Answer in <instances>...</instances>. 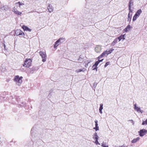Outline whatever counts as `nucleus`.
Returning <instances> with one entry per match:
<instances>
[{"label": "nucleus", "mask_w": 147, "mask_h": 147, "mask_svg": "<svg viewBox=\"0 0 147 147\" xmlns=\"http://www.w3.org/2000/svg\"><path fill=\"white\" fill-rule=\"evenodd\" d=\"M22 78L23 77L22 76L19 77V76H15L14 79V81L17 85L20 86L22 82Z\"/></svg>", "instance_id": "1"}, {"label": "nucleus", "mask_w": 147, "mask_h": 147, "mask_svg": "<svg viewBox=\"0 0 147 147\" xmlns=\"http://www.w3.org/2000/svg\"><path fill=\"white\" fill-rule=\"evenodd\" d=\"M32 61L30 59H26L23 66L26 67H29L30 66Z\"/></svg>", "instance_id": "2"}, {"label": "nucleus", "mask_w": 147, "mask_h": 147, "mask_svg": "<svg viewBox=\"0 0 147 147\" xmlns=\"http://www.w3.org/2000/svg\"><path fill=\"white\" fill-rule=\"evenodd\" d=\"M39 55L42 57V61L43 62H45L46 61L47 55L45 52H43L42 51H40Z\"/></svg>", "instance_id": "3"}, {"label": "nucleus", "mask_w": 147, "mask_h": 147, "mask_svg": "<svg viewBox=\"0 0 147 147\" xmlns=\"http://www.w3.org/2000/svg\"><path fill=\"white\" fill-rule=\"evenodd\" d=\"M65 40V38H60L59 40H57L54 45V48H56L59 45L61 42H63Z\"/></svg>", "instance_id": "4"}, {"label": "nucleus", "mask_w": 147, "mask_h": 147, "mask_svg": "<svg viewBox=\"0 0 147 147\" xmlns=\"http://www.w3.org/2000/svg\"><path fill=\"white\" fill-rule=\"evenodd\" d=\"M147 132V130L145 129H143L140 130L139 133V135L140 136H144Z\"/></svg>", "instance_id": "5"}, {"label": "nucleus", "mask_w": 147, "mask_h": 147, "mask_svg": "<svg viewBox=\"0 0 147 147\" xmlns=\"http://www.w3.org/2000/svg\"><path fill=\"white\" fill-rule=\"evenodd\" d=\"M102 49L101 46L99 45H96L94 48L95 51L97 53H100Z\"/></svg>", "instance_id": "6"}, {"label": "nucleus", "mask_w": 147, "mask_h": 147, "mask_svg": "<svg viewBox=\"0 0 147 147\" xmlns=\"http://www.w3.org/2000/svg\"><path fill=\"white\" fill-rule=\"evenodd\" d=\"M134 110L138 112H140L142 113L143 112V111L141 110L140 108L139 107L137 106L136 104H135L134 105Z\"/></svg>", "instance_id": "7"}, {"label": "nucleus", "mask_w": 147, "mask_h": 147, "mask_svg": "<svg viewBox=\"0 0 147 147\" xmlns=\"http://www.w3.org/2000/svg\"><path fill=\"white\" fill-rule=\"evenodd\" d=\"M12 11L18 15H20L22 14V13L17 10L15 7L13 8Z\"/></svg>", "instance_id": "8"}, {"label": "nucleus", "mask_w": 147, "mask_h": 147, "mask_svg": "<svg viewBox=\"0 0 147 147\" xmlns=\"http://www.w3.org/2000/svg\"><path fill=\"white\" fill-rule=\"evenodd\" d=\"M0 8L2 10L6 11L8 9V7L7 5H3L1 6Z\"/></svg>", "instance_id": "9"}, {"label": "nucleus", "mask_w": 147, "mask_h": 147, "mask_svg": "<svg viewBox=\"0 0 147 147\" xmlns=\"http://www.w3.org/2000/svg\"><path fill=\"white\" fill-rule=\"evenodd\" d=\"M98 121L97 120H96L95 121V127H94L93 129H95V131H96L98 130H99V127L98 126Z\"/></svg>", "instance_id": "10"}, {"label": "nucleus", "mask_w": 147, "mask_h": 147, "mask_svg": "<svg viewBox=\"0 0 147 147\" xmlns=\"http://www.w3.org/2000/svg\"><path fill=\"white\" fill-rule=\"evenodd\" d=\"M22 28L24 29V30L27 31L28 32H31L32 30L31 29L25 26L24 25L22 26Z\"/></svg>", "instance_id": "11"}, {"label": "nucleus", "mask_w": 147, "mask_h": 147, "mask_svg": "<svg viewBox=\"0 0 147 147\" xmlns=\"http://www.w3.org/2000/svg\"><path fill=\"white\" fill-rule=\"evenodd\" d=\"M107 53V52H106V51L104 52L100 56L98 57V59H100L102 57L104 56H107L108 55Z\"/></svg>", "instance_id": "12"}, {"label": "nucleus", "mask_w": 147, "mask_h": 147, "mask_svg": "<svg viewBox=\"0 0 147 147\" xmlns=\"http://www.w3.org/2000/svg\"><path fill=\"white\" fill-rule=\"evenodd\" d=\"M140 139L139 137H137L136 138L134 139L133 140L131 141V142L132 143H136Z\"/></svg>", "instance_id": "13"}, {"label": "nucleus", "mask_w": 147, "mask_h": 147, "mask_svg": "<svg viewBox=\"0 0 147 147\" xmlns=\"http://www.w3.org/2000/svg\"><path fill=\"white\" fill-rule=\"evenodd\" d=\"M117 39L118 40V41H119L123 39L124 40L125 38H124V35H121L119 37L117 38Z\"/></svg>", "instance_id": "14"}, {"label": "nucleus", "mask_w": 147, "mask_h": 147, "mask_svg": "<svg viewBox=\"0 0 147 147\" xmlns=\"http://www.w3.org/2000/svg\"><path fill=\"white\" fill-rule=\"evenodd\" d=\"M118 40L117 38H115L113 42L112 43L111 45L113 46H114L115 44L117 42Z\"/></svg>", "instance_id": "15"}, {"label": "nucleus", "mask_w": 147, "mask_h": 147, "mask_svg": "<svg viewBox=\"0 0 147 147\" xmlns=\"http://www.w3.org/2000/svg\"><path fill=\"white\" fill-rule=\"evenodd\" d=\"M132 17V14L129 13L128 14V17L127 19V21L128 22H130L131 20Z\"/></svg>", "instance_id": "16"}, {"label": "nucleus", "mask_w": 147, "mask_h": 147, "mask_svg": "<svg viewBox=\"0 0 147 147\" xmlns=\"http://www.w3.org/2000/svg\"><path fill=\"white\" fill-rule=\"evenodd\" d=\"M19 32V33L18 34V33L17 34V35H21L22 36H24V34L22 31L19 30H17V31H16V34H17L16 32Z\"/></svg>", "instance_id": "17"}, {"label": "nucleus", "mask_w": 147, "mask_h": 147, "mask_svg": "<svg viewBox=\"0 0 147 147\" xmlns=\"http://www.w3.org/2000/svg\"><path fill=\"white\" fill-rule=\"evenodd\" d=\"M48 9L49 10V11L50 12H51L53 11V9L52 7V6L50 5H49L48 7Z\"/></svg>", "instance_id": "18"}, {"label": "nucleus", "mask_w": 147, "mask_h": 147, "mask_svg": "<svg viewBox=\"0 0 147 147\" xmlns=\"http://www.w3.org/2000/svg\"><path fill=\"white\" fill-rule=\"evenodd\" d=\"M86 70V69L84 68L81 69H77L75 71V72L76 73H78L82 71L84 72V71Z\"/></svg>", "instance_id": "19"}, {"label": "nucleus", "mask_w": 147, "mask_h": 147, "mask_svg": "<svg viewBox=\"0 0 147 147\" xmlns=\"http://www.w3.org/2000/svg\"><path fill=\"white\" fill-rule=\"evenodd\" d=\"M142 12V11L141 9H139V10H138L136 12V13L135 14V15H136L138 16V17H139L141 13Z\"/></svg>", "instance_id": "20"}, {"label": "nucleus", "mask_w": 147, "mask_h": 147, "mask_svg": "<svg viewBox=\"0 0 147 147\" xmlns=\"http://www.w3.org/2000/svg\"><path fill=\"white\" fill-rule=\"evenodd\" d=\"M100 62H99V61H98V60L95 62L94 64L93 65V67L94 66H96V67H95V68H94L93 69V70H94V69H96V70H97V66L98 65V64Z\"/></svg>", "instance_id": "21"}, {"label": "nucleus", "mask_w": 147, "mask_h": 147, "mask_svg": "<svg viewBox=\"0 0 147 147\" xmlns=\"http://www.w3.org/2000/svg\"><path fill=\"white\" fill-rule=\"evenodd\" d=\"M103 105L102 104H100V108L99 109V111L100 113L101 114L102 113V110L103 109Z\"/></svg>", "instance_id": "22"}, {"label": "nucleus", "mask_w": 147, "mask_h": 147, "mask_svg": "<svg viewBox=\"0 0 147 147\" xmlns=\"http://www.w3.org/2000/svg\"><path fill=\"white\" fill-rule=\"evenodd\" d=\"M133 0H130L129 3V7L131 8V6L133 5Z\"/></svg>", "instance_id": "23"}, {"label": "nucleus", "mask_w": 147, "mask_h": 147, "mask_svg": "<svg viewBox=\"0 0 147 147\" xmlns=\"http://www.w3.org/2000/svg\"><path fill=\"white\" fill-rule=\"evenodd\" d=\"M130 28V26L129 25H128L127 26V27L125 28V29H124V30L125 32H127L128 31V30H129V29Z\"/></svg>", "instance_id": "24"}, {"label": "nucleus", "mask_w": 147, "mask_h": 147, "mask_svg": "<svg viewBox=\"0 0 147 147\" xmlns=\"http://www.w3.org/2000/svg\"><path fill=\"white\" fill-rule=\"evenodd\" d=\"M16 4H18L19 5V7L20 8L21 7V5H24V4L22 3H21L20 2H18L17 3H16Z\"/></svg>", "instance_id": "25"}, {"label": "nucleus", "mask_w": 147, "mask_h": 147, "mask_svg": "<svg viewBox=\"0 0 147 147\" xmlns=\"http://www.w3.org/2000/svg\"><path fill=\"white\" fill-rule=\"evenodd\" d=\"M138 17V15H137V14L136 15L135 14L133 18V21H135L136 20V19Z\"/></svg>", "instance_id": "26"}, {"label": "nucleus", "mask_w": 147, "mask_h": 147, "mask_svg": "<svg viewBox=\"0 0 147 147\" xmlns=\"http://www.w3.org/2000/svg\"><path fill=\"white\" fill-rule=\"evenodd\" d=\"M31 134L32 136V137H34L35 136H34V128H32L31 131Z\"/></svg>", "instance_id": "27"}, {"label": "nucleus", "mask_w": 147, "mask_h": 147, "mask_svg": "<svg viewBox=\"0 0 147 147\" xmlns=\"http://www.w3.org/2000/svg\"><path fill=\"white\" fill-rule=\"evenodd\" d=\"M96 137L97 138H98V136L97 135V133L96 132L94 133V136L93 137V138L95 140V138Z\"/></svg>", "instance_id": "28"}, {"label": "nucleus", "mask_w": 147, "mask_h": 147, "mask_svg": "<svg viewBox=\"0 0 147 147\" xmlns=\"http://www.w3.org/2000/svg\"><path fill=\"white\" fill-rule=\"evenodd\" d=\"M98 138H97L96 137L95 138V140H96V141H95V143L96 144H99L100 145V144L98 142Z\"/></svg>", "instance_id": "29"}, {"label": "nucleus", "mask_w": 147, "mask_h": 147, "mask_svg": "<svg viewBox=\"0 0 147 147\" xmlns=\"http://www.w3.org/2000/svg\"><path fill=\"white\" fill-rule=\"evenodd\" d=\"M142 124V125H146L147 124V119L145 121H143Z\"/></svg>", "instance_id": "30"}, {"label": "nucleus", "mask_w": 147, "mask_h": 147, "mask_svg": "<svg viewBox=\"0 0 147 147\" xmlns=\"http://www.w3.org/2000/svg\"><path fill=\"white\" fill-rule=\"evenodd\" d=\"M101 146L103 147H108V146H106V144L103 142Z\"/></svg>", "instance_id": "31"}, {"label": "nucleus", "mask_w": 147, "mask_h": 147, "mask_svg": "<svg viewBox=\"0 0 147 147\" xmlns=\"http://www.w3.org/2000/svg\"><path fill=\"white\" fill-rule=\"evenodd\" d=\"M109 64V62H107L106 63L105 65V67H106L107 65Z\"/></svg>", "instance_id": "32"}, {"label": "nucleus", "mask_w": 147, "mask_h": 147, "mask_svg": "<svg viewBox=\"0 0 147 147\" xmlns=\"http://www.w3.org/2000/svg\"><path fill=\"white\" fill-rule=\"evenodd\" d=\"M114 50V49H111L110 50L108 51L109 52V53H111Z\"/></svg>", "instance_id": "33"}, {"label": "nucleus", "mask_w": 147, "mask_h": 147, "mask_svg": "<svg viewBox=\"0 0 147 147\" xmlns=\"http://www.w3.org/2000/svg\"><path fill=\"white\" fill-rule=\"evenodd\" d=\"M129 13H131L132 12V11H131V8H129Z\"/></svg>", "instance_id": "34"}, {"label": "nucleus", "mask_w": 147, "mask_h": 147, "mask_svg": "<svg viewBox=\"0 0 147 147\" xmlns=\"http://www.w3.org/2000/svg\"><path fill=\"white\" fill-rule=\"evenodd\" d=\"M129 121H131V122L133 123V124H134V122L132 120H130Z\"/></svg>", "instance_id": "35"}, {"label": "nucleus", "mask_w": 147, "mask_h": 147, "mask_svg": "<svg viewBox=\"0 0 147 147\" xmlns=\"http://www.w3.org/2000/svg\"><path fill=\"white\" fill-rule=\"evenodd\" d=\"M90 63V61L88 62V63L87 64H86L85 65V67H87V66H88V64Z\"/></svg>", "instance_id": "36"}, {"label": "nucleus", "mask_w": 147, "mask_h": 147, "mask_svg": "<svg viewBox=\"0 0 147 147\" xmlns=\"http://www.w3.org/2000/svg\"><path fill=\"white\" fill-rule=\"evenodd\" d=\"M106 51V52H107V55H108V54H110V53H109V52L108 51H107V50Z\"/></svg>", "instance_id": "37"}, {"label": "nucleus", "mask_w": 147, "mask_h": 147, "mask_svg": "<svg viewBox=\"0 0 147 147\" xmlns=\"http://www.w3.org/2000/svg\"><path fill=\"white\" fill-rule=\"evenodd\" d=\"M120 147H127V146H125L124 145H122L121 146H120Z\"/></svg>", "instance_id": "38"}, {"label": "nucleus", "mask_w": 147, "mask_h": 147, "mask_svg": "<svg viewBox=\"0 0 147 147\" xmlns=\"http://www.w3.org/2000/svg\"><path fill=\"white\" fill-rule=\"evenodd\" d=\"M103 59H102L101 60H99L98 61H99V62H100L102 61H103Z\"/></svg>", "instance_id": "39"}, {"label": "nucleus", "mask_w": 147, "mask_h": 147, "mask_svg": "<svg viewBox=\"0 0 147 147\" xmlns=\"http://www.w3.org/2000/svg\"><path fill=\"white\" fill-rule=\"evenodd\" d=\"M3 46H4V48H5V44H3Z\"/></svg>", "instance_id": "40"}, {"label": "nucleus", "mask_w": 147, "mask_h": 147, "mask_svg": "<svg viewBox=\"0 0 147 147\" xmlns=\"http://www.w3.org/2000/svg\"><path fill=\"white\" fill-rule=\"evenodd\" d=\"M24 106V105H21V106Z\"/></svg>", "instance_id": "41"}]
</instances>
